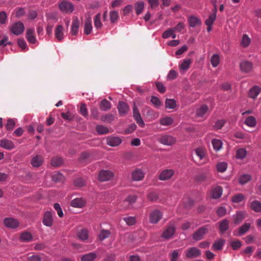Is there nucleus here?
<instances>
[{
  "label": "nucleus",
  "instance_id": "1",
  "mask_svg": "<svg viewBox=\"0 0 261 261\" xmlns=\"http://www.w3.org/2000/svg\"><path fill=\"white\" fill-rule=\"evenodd\" d=\"M158 141L164 145L171 146L175 143L176 139L171 135H162L158 137Z\"/></svg>",
  "mask_w": 261,
  "mask_h": 261
},
{
  "label": "nucleus",
  "instance_id": "2",
  "mask_svg": "<svg viewBox=\"0 0 261 261\" xmlns=\"http://www.w3.org/2000/svg\"><path fill=\"white\" fill-rule=\"evenodd\" d=\"M60 10L63 13H71L74 10V6L69 1H63L59 5Z\"/></svg>",
  "mask_w": 261,
  "mask_h": 261
},
{
  "label": "nucleus",
  "instance_id": "3",
  "mask_svg": "<svg viewBox=\"0 0 261 261\" xmlns=\"http://www.w3.org/2000/svg\"><path fill=\"white\" fill-rule=\"evenodd\" d=\"M162 216L163 214L160 211L158 210H153L149 214V222L151 224H156L162 219Z\"/></svg>",
  "mask_w": 261,
  "mask_h": 261
},
{
  "label": "nucleus",
  "instance_id": "4",
  "mask_svg": "<svg viewBox=\"0 0 261 261\" xmlns=\"http://www.w3.org/2000/svg\"><path fill=\"white\" fill-rule=\"evenodd\" d=\"M24 30V25L23 23L20 21H18L13 23L10 28L11 32L15 35H19L22 34Z\"/></svg>",
  "mask_w": 261,
  "mask_h": 261
},
{
  "label": "nucleus",
  "instance_id": "5",
  "mask_svg": "<svg viewBox=\"0 0 261 261\" xmlns=\"http://www.w3.org/2000/svg\"><path fill=\"white\" fill-rule=\"evenodd\" d=\"M201 254V250L195 247L188 248L186 253L187 257L189 258L198 257L200 256Z\"/></svg>",
  "mask_w": 261,
  "mask_h": 261
},
{
  "label": "nucleus",
  "instance_id": "6",
  "mask_svg": "<svg viewBox=\"0 0 261 261\" xmlns=\"http://www.w3.org/2000/svg\"><path fill=\"white\" fill-rule=\"evenodd\" d=\"M175 227L173 224L169 225L163 231L162 237L165 239L172 238L174 234Z\"/></svg>",
  "mask_w": 261,
  "mask_h": 261
},
{
  "label": "nucleus",
  "instance_id": "7",
  "mask_svg": "<svg viewBox=\"0 0 261 261\" xmlns=\"http://www.w3.org/2000/svg\"><path fill=\"white\" fill-rule=\"evenodd\" d=\"M53 214L51 212H45L43 215L42 219L43 224L46 226L51 227L53 224Z\"/></svg>",
  "mask_w": 261,
  "mask_h": 261
},
{
  "label": "nucleus",
  "instance_id": "8",
  "mask_svg": "<svg viewBox=\"0 0 261 261\" xmlns=\"http://www.w3.org/2000/svg\"><path fill=\"white\" fill-rule=\"evenodd\" d=\"M207 229L205 227L199 228L193 234V240L198 241L202 240L204 236L207 233Z\"/></svg>",
  "mask_w": 261,
  "mask_h": 261
},
{
  "label": "nucleus",
  "instance_id": "9",
  "mask_svg": "<svg viewBox=\"0 0 261 261\" xmlns=\"http://www.w3.org/2000/svg\"><path fill=\"white\" fill-rule=\"evenodd\" d=\"M117 109L120 116H125L129 110V107L128 105L123 102L119 101L118 104Z\"/></svg>",
  "mask_w": 261,
  "mask_h": 261
},
{
  "label": "nucleus",
  "instance_id": "10",
  "mask_svg": "<svg viewBox=\"0 0 261 261\" xmlns=\"http://www.w3.org/2000/svg\"><path fill=\"white\" fill-rule=\"evenodd\" d=\"M174 174V171L172 169L163 170L160 173L159 179L161 180H166L171 178Z\"/></svg>",
  "mask_w": 261,
  "mask_h": 261
},
{
  "label": "nucleus",
  "instance_id": "11",
  "mask_svg": "<svg viewBox=\"0 0 261 261\" xmlns=\"http://www.w3.org/2000/svg\"><path fill=\"white\" fill-rule=\"evenodd\" d=\"M113 173L108 170H101L98 174V179L100 181H106L110 180L113 177Z\"/></svg>",
  "mask_w": 261,
  "mask_h": 261
},
{
  "label": "nucleus",
  "instance_id": "12",
  "mask_svg": "<svg viewBox=\"0 0 261 261\" xmlns=\"http://www.w3.org/2000/svg\"><path fill=\"white\" fill-rule=\"evenodd\" d=\"M4 223L6 227L12 229L17 228L19 225L17 220L12 218H5Z\"/></svg>",
  "mask_w": 261,
  "mask_h": 261
},
{
  "label": "nucleus",
  "instance_id": "13",
  "mask_svg": "<svg viewBox=\"0 0 261 261\" xmlns=\"http://www.w3.org/2000/svg\"><path fill=\"white\" fill-rule=\"evenodd\" d=\"M145 176L144 172L140 169H136L132 172V177L134 181H141Z\"/></svg>",
  "mask_w": 261,
  "mask_h": 261
},
{
  "label": "nucleus",
  "instance_id": "14",
  "mask_svg": "<svg viewBox=\"0 0 261 261\" xmlns=\"http://www.w3.org/2000/svg\"><path fill=\"white\" fill-rule=\"evenodd\" d=\"M246 212L239 211L232 216L233 223L236 224L240 223L246 217Z\"/></svg>",
  "mask_w": 261,
  "mask_h": 261
},
{
  "label": "nucleus",
  "instance_id": "15",
  "mask_svg": "<svg viewBox=\"0 0 261 261\" xmlns=\"http://www.w3.org/2000/svg\"><path fill=\"white\" fill-rule=\"evenodd\" d=\"M121 142V139L118 137L110 136L107 139V144L113 147L118 146Z\"/></svg>",
  "mask_w": 261,
  "mask_h": 261
},
{
  "label": "nucleus",
  "instance_id": "16",
  "mask_svg": "<svg viewBox=\"0 0 261 261\" xmlns=\"http://www.w3.org/2000/svg\"><path fill=\"white\" fill-rule=\"evenodd\" d=\"M223 188L221 186H216L212 189L211 196L213 199H218L222 196Z\"/></svg>",
  "mask_w": 261,
  "mask_h": 261
},
{
  "label": "nucleus",
  "instance_id": "17",
  "mask_svg": "<svg viewBox=\"0 0 261 261\" xmlns=\"http://www.w3.org/2000/svg\"><path fill=\"white\" fill-rule=\"evenodd\" d=\"M43 163V158L40 155H36L32 157L31 164L33 167H39Z\"/></svg>",
  "mask_w": 261,
  "mask_h": 261
},
{
  "label": "nucleus",
  "instance_id": "18",
  "mask_svg": "<svg viewBox=\"0 0 261 261\" xmlns=\"http://www.w3.org/2000/svg\"><path fill=\"white\" fill-rule=\"evenodd\" d=\"M240 66L241 71L245 73L250 72L252 69V64L248 61L242 62L240 64Z\"/></svg>",
  "mask_w": 261,
  "mask_h": 261
},
{
  "label": "nucleus",
  "instance_id": "19",
  "mask_svg": "<svg viewBox=\"0 0 261 261\" xmlns=\"http://www.w3.org/2000/svg\"><path fill=\"white\" fill-rule=\"evenodd\" d=\"M0 146L7 150H11L15 147L14 143L11 141L7 139L1 140Z\"/></svg>",
  "mask_w": 261,
  "mask_h": 261
},
{
  "label": "nucleus",
  "instance_id": "20",
  "mask_svg": "<svg viewBox=\"0 0 261 261\" xmlns=\"http://www.w3.org/2000/svg\"><path fill=\"white\" fill-rule=\"evenodd\" d=\"M261 89L257 86H253L248 92V96L252 99H255L260 92Z\"/></svg>",
  "mask_w": 261,
  "mask_h": 261
},
{
  "label": "nucleus",
  "instance_id": "21",
  "mask_svg": "<svg viewBox=\"0 0 261 261\" xmlns=\"http://www.w3.org/2000/svg\"><path fill=\"white\" fill-rule=\"evenodd\" d=\"M136 200V197L135 195L128 196L123 202L124 208H129L130 205L135 202Z\"/></svg>",
  "mask_w": 261,
  "mask_h": 261
},
{
  "label": "nucleus",
  "instance_id": "22",
  "mask_svg": "<svg viewBox=\"0 0 261 261\" xmlns=\"http://www.w3.org/2000/svg\"><path fill=\"white\" fill-rule=\"evenodd\" d=\"M26 38L30 43H35L36 41L35 36L34 35V29H28L27 30Z\"/></svg>",
  "mask_w": 261,
  "mask_h": 261
},
{
  "label": "nucleus",
  "instance_id": "23",
  "mask_svg": "<svg viewBox=\"0 0 261 261\" xmlns=\"http://www.w3.org/2000/svg\"><path fill=\"white\" fill-rule=\"evenodd\" d=\"M80 26V22L78 18L75 17L73 19L71 29V33L72 35L75 36L77 34L79 28Z\"/></svg>",
  "mask_w": 261,
  "mask_h": 261
},
{
  "label": "nucleus",
  "instance_id": "24",
  "mask_svg": "<svg viewBox=\"0 0 261 261\" xmlns=\"http://www.w3.org/2000/svg\"><path fill=\"white\" fill-rule=\"evenodd\" d=\"M85 204V201L82 198H76L73 199L70 203L71 205L74 207H82Z\"/></svg>",
  "mask_w": 261,
  "mask_h": 261
},
{
  "label": "nucleus",
  "instance_id": "25",
  "mask_svg": "<svg viewBox=\"0 0 261 261\" xmlns=\"http://www.w3.org/2000/svg\"><path fill=\"white\" fill-rule=\"evenodd\" d=\"M92 30V21L90 17L87 18L85 21L84 33L86 35H89L91 33Z\"/></svg>",
  "mask_w": 261,
  "mask_h": 261
},
{
  "label": "nucleus",
  "instance_id": "26",
  "mask_svg": "<svg viewBox=\"0 0 261 261\" xmlns=\"http://www.w3.org/2000/svg\"><path fill=\"white\" fill-rule=\"evenodd\" d=\"M97 256L95 252H89L82 255L81 260V261H93Z\"/></svg>",
  "mask_w": 261,
  "mask_h": 261
},
{
  "label": "nucleus",
  "instance_id": "27",
  "mask_svg": "<svg viewBox=\"0 0 261 261\" xmlns=\"http://www.w3.org/2000/svg\"><path fill=\"white\" fill-rule=\"evenodd\" d=\"M229 224V222L226 219H223L220 222L219 229L221 233H224L228 229Z\"/></svg>",
  "mask_w": 261,
  "mask_h": 261
},
{
  "label": "nucleus",
  "instance_id": "28",
  "mask_svg": "<svg viewBox=\"0 0 261 261\" xmlns=\"http://www.w3.org/2000/svg\"><path fill=\"white\" fill-rule=\"evenodd\" d=\"M64 28L62 25H58L55 30V36L58 41H61L64 38Z\"/></svg>",
  "mask_w": 261,
  "mask_h": 261
},
{
  "label": "nucleus",
  "instance_id": "29",
  "mask_svg": "<svg viewBox=\"0 0 261 261\" xmlns=\"http://www.w3.org/2000/svg\"><path fill=\"white\" fill-rule=\"evenodd\" d=\"M20 240L23 242H29L33 240V236L30 232L24 231L20 234Z\"/></svg>",
  "mask_w": 261,
  "mask_h": 261
},
{
  "label": "nucleus",
  "instance_id": "30",
  "mask_svg": "<svg viewBox=\"0 0 261 261\" xmlns=\"http://www.w3.org/2000/svg\"><path fill=\"white\" fill-rule=\"evenodd\" d=\"M111 108V103L106 99H102L99 105V108L102 111H107Z\"/></svg>",
  "mask_w": 261,
  "mask_h": 261
},
{
  "label": "nucleus",
  "instance_id": "31",
  "mask_svg": "<svg viewBox=\"0 0 261 261\" xmlns=\"http://www.w3.org/2000/svg\"><path fill=\"white\" fill-rule=\"evenodd\" d=\"M77 236L80 240L85 241L89 237L88 231L86 229H82L77 232Z\"/></svg>",
  "mask_w": 261,
  "mask_h": 261
},
{
  "label": "nucleus",
  "instance_id": "32",
  "mask_svg": "<svg viewBox=\"0 0 261 261\" xmlns=\"http://www.w3.org/2000/svg\"><path fill=\"white\" fill-rule=\"evenodd\" d=\"M250 208L256 213L261 212V202L258 200H253L250 203Z\"/></svg>",
  "mask_w": 261,
  "mask_h": 261
},
{
  "label": "nucleus",
  "instance_id": "33",
  "mask_svg": "<svg viewBox=\"0 0 261 261\" xmlns=\"http://www.w3.org/2000/svg\"><path fill=\"white\" fill-rule=\"evenodd\" d=\"M251 224L245 223L238 230V236H241L246 233L250 229Z\"/></svg>",
  "mask_w": 261,
  "mask_h": 261
},
{
  "label": "nucleus",
  "instance_id": "34",
  "mask_svg": "<svg viewBox=\"0 0 261 261\" xmlns=\"http://www.w3.org/2000/svg\"><path fill=\"white\" fill-rule=\"evenodd\" d=\"M208 110V107L205 105H203L197 109L196 111V115L198 117H203L205 114H206Z\"/></svg>",
  "mask_w": 261,
  "mask_h": 261
},
{
  "label": "nucleus",
  "instance_id": "35",
  "mask_svg": "<svg viewBox=\"0 0 261 261\" xmlns=\"http://www.w3.org/2000/svg\"><path fill=\"white\" fill-rule=\"evenodd\" d=\"M51 165L55 167H58L63 164V159L58 156L54 157L51 160Z\"/></svg>",
  "mask_w": 261,
  "mask_h": 261
},
{
  "label": "nucleus",
  "instance_id": "36",
  "mask_svg": "<svg viewBox=\"0 0 261 261\" xmlns=\"http://www.w3.org/2000/svg\"><path fill=\"white\" fill-rule=\"evenodd\" d=\"M144 8V3L143 2H138L135 5V9L136 14L139 15L142 13Z\"/></svg>",
  "mask_w": 261,
  "mask_h": 261
},
{
  "label": "nucleus",
  "instance_id": "37",
  "mask_svg": "<svg viewBox=\"0 0 261 261\" xmlns=\"http://www.w3.org/2000/svg\"><path fill=\"white\" fill-rule=\"evenodd\" d=\"M173 122V120L172 118L170 117H165L162 118H161L160 120V123L162 125L164 126H169L172 124Z\"/></svg>",
  "mask_w": 261,
  "mask_h": 261
},
{
  "label": "nucleus",
  "instance_id": "38",
  "mask_svg": "<svg viewBox=\"0 0 261 261\" xmlns=\"http://www.w3.org/2000/svg\"><path fill=\"white\" fill-rule=\"evenodd\" d=\"M191 64V60L190 59H185L183 62L179 65V67L180 70H187L190 67V65Z\"/></svg>",
  "mask_w": 261,
  "mask_h": 261
},
{
  "label": "nucleus",
  "instance_id": "39",
  "mask_svg": "<svg viewBox=\"0 0 261 261\" xmlns=\"http://www.w3.org/2000/svg\"><path fill=\"white\" fill-rule=\"evenodd\" d=\"M100 19H101V14L99 13L97 14L94 18V27L97 29H100L102 26V24L101 22Z\"/></svg>",
  "mask_w": 261,
  "mask_h": 261
},
{
  "label": "nucleus",
  "instance_id": "40",
  "mask_svg": "<svg viewBox=\"0 0 261 261\" xmlns=\"http://www.w3.org/2000/svg\"><path fill=\"white\" fill-rule=\"evenodd\" d=\"M225 241L223 240H220L218 241L215 242L212 246L213 249L214 250H221L223 248V246L224 245Z\"/></svg>",
  "mask_w": 261,
  "mask_h": 261
},
{
  "label": "nucleus",
  "instance_id": "41",
  "mask_svg": "<svg viewBox=\"0 0 261 261\" xmlns=\"http://www.w3.org/2000/svg\"><path fill=\"white\" fill-rule=\"evenodd\" d=\"M189 25L191 27H195L200 24V20L194 16H191L188 19Z\"/></svg>",
  "mask_w": 261,
  "mask_h": 261
},
{
  "label": "nucleus",
  "instance_id": "42",
  "mask_svg": "<svg viewBox=\"0 0 261 261\" xmlns=\"http://www.w3.org/2000/svg\"><path fill=\"white\" fill-rule=\"evenodd\" d=\"M64 177L60 172H55L52 176V179L55 182H61L63 181Z\"/></svg>",
  "mask_w": 261,
  "mask_h": 261
},
{
  "label": "nucleus",
  "instance_id": "43",
  "mask_svg": "<svg viewBox=\"0 0 261 261\" xmlns=\"http://www.w3.org/2000/svg\"><path fill=\"white\" fill-rule=\"evenodd\" d=\"M115 117L111 114L103 115L101 117V120L107 123H111L114 121Z\"/></svg>",
  "mask_w": 261,
  "mask_h": 261
},
{
  "label": "nucleus",
  "instance_id": "44",
  "mask_svg": "<svg viewBox=\"0 0 261 261\" xmlns=\"http://www.w3.org/2000/svg\"><path fill=\"white\" fill-rule=\"evenodd\" d=\"M96 130L100 135L106 134L109 132L108 128L102 125H97L96 127Z\"/></svg>",
  "mask_w": 261,
  "mask_h": 261
},
{
  "label": "nucleus",
  "instance_id": "45",
  "mask_svg": "<svg viewBox=\"0 0 261 261\" xmlns=\"http://www.w3.org/2000/svg\"><path fill=\"white\" fill-rule=\"evenodd\" d=\"M245 123L250 127H254L256 124L255 119L253 116H249L246 118Z\"/></svg>",
  "mask_w": 261,
  "mask_h": 261
},
{
  "label": "nucleus",
  "instance_id": "46",
  "mask_svg": "<svg viewBox=\"0 0 261 261\" xmlns=\"http://www.w3.org/2000/svg\"><path fill=\"white\" fill-rule=\"evenodd\" d=\"M73 183L75 186L81 188L85 185L86 180L82 177H78L74 180Z\"/></svg>",
  "mask_w": 261,
  "mask_h": 261
},
{
  "label": "nucleus",
  "instance_id": "47",
  "mask_svg": "<svg viewBox=\"0 0 261 261\" xmlns=\"http://www.w3.org/2000/svg\"><path fill=\"white\" fill-rule=\"evenodd\" d=\"M244 196L242 194L239 193L233 196L231 201L233 203H240L244 200Z\"/></svg>",
  "mask_w": 261,
  "mask_h": 261
},
{
  "label": "nucleus",
  "instance_id": "48",
  "mask_svg": "<svg viewBox=\"0 0 261 261\" xmlns=\"http://www.w3.org/2000/svg\"><path fill=\"white\" fill-rule=\"evenodd\" d=\"M179 249H175L172 251V252L169 254L170 257V261H177L179 256Z\"/></svg>",
  "mask_w": 261,
  "mask_h": 261
},
{
  "label": "nucleus",
  "instance_id": "49",
  "mask_svg": "<svg viewBox=\"0 0 261 261\" xmlns=\"http://www.w3.org/2000/svg\"><path fill=\"white\" fill-rule=\"evenodd\" d=\"M166 107L169 109H174L176 107V101L173 99H167L165 101Z\"/></svg>",
  "mask_w": 261,
  "mask_h": 261
},
{
  "label": "nucleus",
  "instance_id": "50",
  "mask_svg": "<svg viewBox=\"0 0 261 261\" xmlns=\"http://www.w3.org/2000/svg\"><path fill=\"white\" fill-rule=\"evenodd\" d=\"M212 144L214 147V149L216 151L219 150L222 145V143L221 140L217 139H214L212 141Z\"/></svg>",
  "mask_w": 261,
  "mask_h": 261
},
{
  "label": "nucleus",
  "instance_id": "51",
  "mask_svg": "<svg viewBox=\"0 0 261 261\" xmlns=\"http://www.w3.org/2000/svg\"><path fill=\"white\" fill-rule=\"evenodd\" d=\"M110 235V232L109 231L107 230H104L102 229L100 231L99 234V239L100 241H103L105 239H107L109 237Z\"/></svg>",
  "mask_w": 261,
  "mask_h": 261
},
{
  "label": "nucleus",
  "instance_id": "52",
  "mask_svg": "<svg viewBox=\"0 0 261 261\" xmlns=\"http://www.w3.org/2000/svg\"><path fill=\"white\" fill-rule=\"evenodd\" d=\"M250 39L248 35L246 34L243 35L241 41V45L244 47H247L250 44Z\"/></svg>",
  "mask_w": 261,
  "mask_h": 261
},
{
  "label": "nucleus",
  "instance_id": "53",
  "mask_svg": "<svg viewBox=\"0 0 261 261\" xmlns=\"http://www.w3.org/2000/svg\"><path fill=\"white\" fill-rule=\"evenodd\" d=\"M247 151L244 148H241L237 151L236 157L237 159H243L246 155Z\"/></svg>",
  "mask_w": 261,
  "mask_h": 261
},
{
  "label": "nucleus",
  "instance_id": "54",
  "mask_svg": "<svg viewBox=\"0 0 261 261\" xmlns=\"http://www.w3.org/2000/svg\"><path fill=\"white\" fill-rule=\"evenodd\" d=\"M251 179V176L249 174H244L241 175L239 178V182L241 185H244L247 183Z\"/></svg>",
  "mask_w": 261,
  "mask_h": 261
},
{
  "label": "nucleus",
  "instance_id": "55",
  "mask_svg": "<svg viewBox=\"0 0 261 261\" xmlns=\"http://www.w3.org/2000/svg\"><path fill=\"white\" fill-rule=\"evenodd\" d=\"M211 64L214 67H217L219 64L220 58L218 55H214L211 60Z\"/></svg>",
  "mask_w": 261,
  "mask_h": 261
},
{
  "label": "nucleus",
  "instance_id": "56",
  "mask_svg": "<svg viewBox=\"0 0 261 261\" xmlns=\"http://www.w3.org/2000/svg\"><path fill=\"white\" fill-rule=\"evenodd\" d=\"M124 221L128 225H133L136 223V220L134 217H126L123 218Z\"/></svg>",
  "mask_w": 261,
  "mask_h": 261
},
{
  "label": "nucleus",
  "instance_id": "57",
  "mask_svg": "<svg viewBox=\"0 0 261 261\" xmlns=\"http://www.w3.org/2000/svg\"><path fill=\"white\" fill-rule=\"evenodd\" d=\"M216 14H211L208 18L206 19L205 21V24L206 25H213L214 22L216 20Z\"/></svg>",
  "mask_w": 261,
  "mask_h": 261
},
{
  "label": "nucleus",
  "instance_id": "58",
  "mask_svg": "<svg viewBox=\"0 0 261 261\" xmlns=\"http://www.w3.org/2000/svg\"><path fill=\"white\" fill-rule=\"evenodd\" d=\"M118 18V12L116 11H112L110 12V19L112 23H115Z\"/></svg>",
  "mask_w": 261,
  "mask_h": 261
},
{
  "label": "nucleus",
  "instance_id": "59",
  "mask_svg": "<svg viewBox=\"0 0 261 261\" xmlns=\"http://www.w3.org/2000/svg\"><path fill=\"white\" fill-rule=\"evenodd\" d=\"M242 245V242L238 240L234 241H232L230 243V246L233 250L238 249L241 247Z\"/></svg>",
  "mask_w": 261,
  "mask_h": 261
},
{
  "label": "nucleus",
  "instance_id": "60",
  "mask_svg": "<svg viewBox=\"0 0 261 261\" xmlns=\"http://www.w3.org/2000/svg\"><path fill=\"white\" fill-rule=\"evenodd\" d=\"M15 125V121L12 119H9L6 125V128L8 130H12L14 127Z\"/></svg>",
  "mask_w": 261,
  "mask_h": 261
},
{
  "label": "nucleus",
  "instance_id": "61",
  "mask_svg": "<svg viewBox=\"0 0 261 261\" xmlns=\"http://www.w3.org/2000/svg\"><path fill=\"white\" fill-rule=\"evenodd\" d=\"M175 32V29L173 28L169 29L167 31H165L162 34V37L166 39L170 37L173 33Z\"/></svg>",
  "mask_w": 261,
  "mask_h": 261
},
{
  "label": "nucleus",
  "instance_id": "62",
  "mask_svg": "<svg viewBox=\"0 0 261 261\" xmlns=\"http://www.w3.org/2000/svg\"><path fill=\"white\" fill-rule=\"evenodd\" d=\"M80 112L84 117H87L88 116V111L86 104L82 103L81 105Z\"/></svg>",
  "mask_w": 261,
  "mask_h": 261
},
{
  "label": "nucleus",
  "instance_id": "63",
  "mask_svg": "<svg viewBox=\"0 0 261 261\" xmlns=\"http://www.w3.org/2000/svg\"><path fill=\"white\" fill-rule=\"evenodd\" d=\"M217 168L219 172H223L227 169V164L224 162L220 163L217 164Z\"/></svg>",
  "mask_w": 261,
  "mask_h": 261
},
{
  "label": "nucleus",
  "instance_id": "64",
  "mask_svg": "<svg viewBox=\"0 0 261 261\" xmlns=\"http://www.w3.org/2000/svg\"><path fill=\"white\" fill-rule=\"evenodd\" d=\"M225 123V121L223 119L218 120L216 122L214 127L215 129H220L224 126Z\"/></svg>",
  "mask_w": 261,
  "mask_h": 261
}]
</instances>
